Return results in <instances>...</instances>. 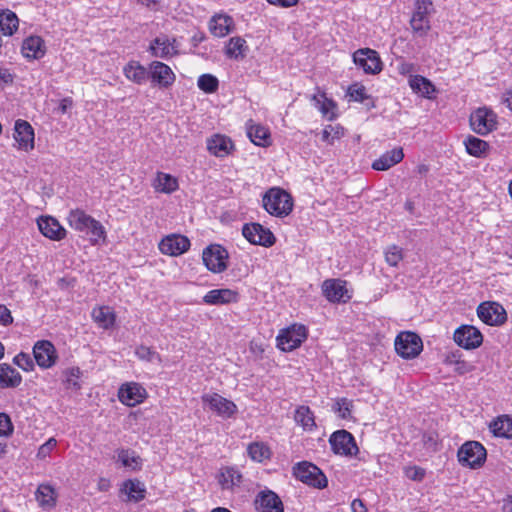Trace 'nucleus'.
I'll use <instances>...</instances> for the list:
<instances>
[{"mask_svg": "<svg viewBox=\"0 0 512 512\" xmlns=\"http://www.w3.org/2000/svg\"><path fill=\"white\" fill-rule=\"evenodd\" d=\"M263 207L271 215L284 217L291 213L293 200L283 189L271 188L263 196Z\"/></svg>", "mask_w": 512, "mask_h": 512, "instance_id": "obj_1", "label": "nucleus"}, {"mask_svg": "<svg viewBox=\"0 0 512 512\" xmlns=\"http://www.w3.org/2000/svg\"><path fill=\"white\" fill-rule=\"evenodd\" d=\"M67 220L70 227L80 232L90 233L95 241L105 238L103 225L81 209L71 210Z\"/></svg>", "mask_w": 512, "mask_h": 512, "instance_id": "obj_2", "label": "nucleus"}, {"mask_svg": "<svg viewBox=\"0 0 512 512\" xmlns=\"http://www.w3.org/2000/svg\"><path fill=\"white\" fill-rule=\"evenodd\" d=\"M434 12L432 0H415L410 26L414 34L425 36L431 29L430 15Z\"/></svg>", "mask_w": 512, "mask_h": 512, "instance_id": "obj_3", "label": "nucleus"}, {"mask_svg": "<svg viewBox=\"0 0 512 512\" xmlns=\"http://www.w3.org/2000/svg\"><path fill=\"white\" fill-rule=\"evenodd\" d=\"M486 456V449L477 441L465 442L457 452L459 463L472 469L481 467L486 460Z\"/></svg>", "mask_w": 512, "mask_h": 512, "instance_id": "obj_4", "label": "nucleus"}, {"mask_svg": "<svg viewBox=\"0 0 512 512\" xmlns=\"http://www.w3.org/2000/svg\"><path fill=\"white\" fill-rule=\"evenodd\" d=\"M293 474L298 480L314 488L323 489L327 487L328 480L325 474L310 462L297 463L293 467Z\"/></svg>", "mask_w": 512, "mask_h": 512, "instance_id": "obj_5", "label": "nucleus"}, {"mask_svg": "<svg viewBox=\"0 0 512 512\" xmlns=\"http://www.w3.org/2000/svg\"><path fill=\"white\" fill-rule=\"evenodd\" d=\"M394 345L397 354L404 359H414L423 350L421 338L416 333L410 331L398 334Z\"/></svg>", "mask_w": 512, "mask_h": 512, "instance_id": "obj_6", "label": "nucleus"}, {"mask_svg": "<svg viewBox=\"0 0 512 512\" xmlns=\"http://www.w3.org/2000/svg\"><path fill=\"white\" fill-rule=\"evenodd\" d=\"M306 338V327L304 325H293L277 336V347L282 351L290 352L298 348Z\"/></svg>", "mask_w": 512, "mask_h": 512, "instance_id": "obj_7", "label": "nucleus"}, {"mask_svg": "<svg viewBox=\"0 0 512 512\" xmlns=\"http://www.w3.org/2000/svg\"><path fill=\"white\" fill-rule=\"evenodd\" d=\"M329 443L335 454L352 457L359 452L353 435L343 429L332 433Z\"/></svg>", "mask_w": 512, "mask_h": 512, "instance_id": "obj_8", "label": "nucleus"}, {"mask_svg": "<svg viewBox=\"0 0 512 512\" xmlns=\"http://www.w3.org/2000/svg\"><path fill=\"white\" fill-rule=\"evenodd\" d=\"M496 125V114L486 107L478 108L470 116L471 129L479 135H487L496 129Z\"/></svg>", "mask_w": 512, "mask_h": 512, "instance_id": "obj_9", "label": "nucleus"}, {"mask_svg": "<svg viewBox=\"0 0 512 512\" xmlns=\"http://www.w3.org/2000/svg\"><path fill=\"white\" fill-rule=\"evenodd\" d=\"M202 402L223 419L232 418L238 412L237 405L233 401L217 393L204 394Z\"/></svg>", "mask_w": 512, "mask_h": 512, "instance_id": "obj_10", "label": "nucleus"}, {"mask_svg": "<svg viewBox=\"0 0 512 512\" xmlns=\"http://www.w3.org/2000/svg\"><path fill=\"white\" fill-rule=\"evenodd\" d=\"M454 342L465 350H473L483 343V335L480 330L472 325H461L453 334Z\"/></svg>", "mask_w": 512, "mask_h": 512, "instance_id": "obj_11", "label": "nucleus"}, {"mask_svg": "<svg viewBox=\"0 0 512 512\" xmlns=\"http://www.w3.org/2000/svg\"><path fill=\"white\" fill-rule=\"evenodd\" d=\"M477 315L481 321L490 326H500L507 320L505 309L497 302L481 303L477 308Z\"/></svg>", "mask_w": 512, "mask_h": 512, "instance_id": "obj_12", "label": "nucleus"}, {"mask_svg": "<svg viewBox=\"0 0 512 512\" xmlns=\"http://www.w3.org/2000/svg\"><path fill=\"white\" fill-rule=\"evenodd\" d=\"M227 257L226 249L220 245H210L204 249L202 254L206 268L213 273H221L227 268Z\"/></svg>", "mask_w": 512, "mask_h": 512, "instance_id": "obj_13", "label": "nucleus"}, {"mask_svg": "<svg viewBox=\"0 0 512 512\" xmlns=\"http://www.w3.org/2000/svg\"><path fill=\"white\" fill-rule=\"evenodd\" d=\"M242 234L250 243L264 247H270L276 241L273 233L259 223L245 224Z\"/></svg>", "mask_w": 512, "mask_h": 512, "instance_id": "obj_14", "label": "nucleus"}, {"mask_svg": "<svg viewBox=\"0 0 512 512\" xmlns=\"http://www.w3.org/2000/svg\"><path fill=\"white\" fill-rule=\"evenodd\" d=\"M354 63L361 67L366 74H378L382 71V61L375 50L359 49L353 54Z\"/></svg>", "mask_w": 512, "mask_h": 512, "instance_id": "obj_15", "label": "nucleus"}, {"mask_svg": "<svg viewBox=\"0 0 512 512\" xmlns=\"http://www.w3.org/2000/svg\"><path fill=\"white\" fill-rule=\"evenodd\" d=\"M149 79L154 86L167 89L175 82L176 75L167 64L153 61L149 65Z\"/></svg>", "mask_w": 512, "mask_h": 512, "instance_id": "obj_16", "label": "nucleus"}, {"mask_svg": "<svg viewBox=\"0 0 512 512\" xmlns=\"http://www.w3.org/2000/svg\"><path fill=\"white\" fill-rule=\"evenodd\" d=\"M346 284L342 279H327L322 284L323 295L331 303H346L352 297Z\"/></svg>", "mask_w": 512, "mask_h": 512, "instance_id": "obj_17", "label": "nucleus"}, {"mask_svg": "<svg viewBox=\"0 0 512 512\" xmlns=\"http://www.w3.org/2000/svg\"><path fill=\"white\" fill-rule=\"evenodd\" d=\"M33 355L37 365L42 369L51 368L58 359L55 346L48 340L37 341L33 347Z\"/></svg>", "mask_w": 512, "mask_h": 512, "instance_id": "obj_18", "label": "nucleus"}, {"mask_svg": "<svg viewBox=\"0 0 512 512\" xmlns=\"http://www.w3.org/2000/svg\"><path fill=\"white\" fill-rule=\"evenodd\" d=\"M190 248V241L183 235H169L159 243V250L169 256H178L185 253Z\"/></svg>", "mask_w": 512, "mask_h": 512, "instance_id": "obj_19", "label": "nucleus"}, {"mask_svg": "<svg viewBox=\"0 0 512 512\" xmlns=\"http://www.w3.org/2000/svg\"><path fill=\"white\" fill-rule=\"evenodd\" d=\"M119 400L126 406H135L146 397V390L138 383L123 384L118 392Z\"/></svg>", "mask_w": 512, "mask_h": 512, "instance_id": "obj_20", "label": "nucleus"}, {"mask_svg": "<svg viewBox=\"0 0 512 512\" xmlns=\"http://www.w3.org/2000/svg\"><path fill=\"white\" fill-rule=\"evenodd\" d=\"M234 149V143L228 136L215 134L207 140V150L218 158L230 155Z\"/></svg>", "mask_w": 512, "mask_h": 512, "instance_id": "obj_21", "label": "nucleus"}, {"mask_svg": "<svg viewBox=\"0 0 512 512\" xmlns=\"http://www.w3.org/2000/svg\"><path fill=\"white\" fill-rule=\"evenodd\" d=\"M37 225L40 232L51 240L60 241L66 236L65 228L54 217L41 216Z\"/></svg>", "mask_w": 512, "mask_h": 512, "instance_id": "obj_22", "label": "nucleus"}, {"mask_svg": "<svg viewBox=\"0 0 512 512\" xmlns=\"http://www.w3.org/2000/svg\"><path fill=\"white\" fill-rule=\"evenodd\" d=\"M14 131V139L20 149L28 151L34 148V129L27 121L18 119Z\"/></svg>", "mask_w": 512, "mask_h": 512, "instance_id": "obj_23", "label": "nucleus"}, {"mask_svg": "<svg viewBox=\"0 0 512 512\" xmlns=\"http://www.w3.org/2000/svg\"><path fill=\"white\" fill-rule=\"evenodd\" d=\"M255 502L258 512H284L281 499L271 490L260 492Z\"/></svg>", "mask_w": 512, "mask_h": 512, "instance_id": "obj_24", "label": "nucleus"}, {"mask_svg": "<svg viewBox=\"0 0 512 512\" xmlns=\"http://www.w3.org/2000/svg\"><path fill=\"white\" fill-rule=\"evenodd\" d=\"M239 294L231 289H213L207 292L203 301L208 305H223L238 301Z\"/></svg>", "mask_w": 512, "mask_h": 512, "instance_id": "obj_25", "label": "nucleus"}, {"mask_svg": "<svg viewBox=\"0 0 512 512\" xmlns=\"http://www.w3.org/2000/svg\"><path fill=\"white\" fill-rule=\"evenodd\" d=\"M45 53V43L40 36H29L23 41L22 54L26 59H40Z\"/></svg>", "mask_w": 512, "mask_h": 512, "instance_id": "obj_26", "label": "nucleus"}, {"mask_svg": "<svg viewBox=\"0 0 512 512\" xmlns=\"http://www.w3.org/2000/svg\"><path fill=\"white\" fill-rule=\"evenodd\" d=\"M123 73L128 80L138 85L145 83L149 79V69L145 68L138 61L132 60L128 62L123 68Z\"/></svg>", "mask_w": 512, "mask_h": 512, "instance_id": "obj_27", "label": "nucleus"}, {"mask_svg": "<svg viewBox=\"0 0 512 512\" xmlns=\"http://www.w3.org/2000/svg\"><path fill=\"white\" fill-rule=\"evenodd\" d=\"M22 382L21 374L7 363L0 364V388H16Z\"/></svg>", "mask_w": 512, "mask_h": 512, "instance_id": "obj_28", "label": "nucleus"}, {"mask_svg": "<svg viewBox=\"0 0 512 512\" xmlns=\"http://www.w3.org/2000/svg\"><path fill=\"white\" fill-rule=\"evenodd\" d=\"M404 153L402 148H394L384 153L380 158L375 160L372 168L378 171H385L402 161Z\"/></svg>", "mask_w": 512, "mask_h": 512, "instance_id": "obj_29", "label": "nucleus"}, {"mask_svg": "<svg viewBox=\"0 0 512 512\" xmlns=\"http://www.w3.org/2000/svg\"><path fill=\"white\" fill-rule=\"evenodd\" d=\"M234 28L232 17L227 15H216L209 23L210 32L216 37H224Z\"/></svg>", "mask_w": 512, "mask_h": 512, "instance_id": "obj_30", "label": "nucleus"}, {"mask_svg": "<svg viewBox=\"0 0 512 512\" xmlns=\"http://www.w3.org/2000/svg\"><path fill=\"white\" fill-rule=\"evenodd\" d=\"M121 491L128 495V499L139 502L145 498L146 488L138 479H128L123 482Z\"/></svg>", "mask_w": 512, "mask_h": 512, "instance_id": "obj_31", "label": "nucleus"}, {"mask_svg": "<svg viewBox=\"0 0 512 512\" xmlns=\"http://www.w3.org/2000/svg\"><path fill=\"white\" fill-rule=\"evenodd\" d=\"M92 318L100 328L110 329L115 324V314L108 306L94 308Z\"/></svg>", "mask_w": 512, "mask_h": 512, "instance_id": "obj_32", "label": "nucleus"}, {"mask_svg": "<svg viewBox=\"0 0 512 512\" xmlns=\"http://www.w3.org/2000/svg\"><path fill=\"white\" fill-rule=\"evenodd\" d=\"M409 85L414 92L426 98H431L432 94L436 92V88L432 82L421 75L412 76L409 79Z\"/></svg>", "mask_w": 512, "mask_h": 512, "instance_id": "obj_33", "label": "nucleus"}, {"mask_svg": "<svg viewBox=\"0 0 512 512\" xmlns=\"http://www.w3.org/2000/svg\"><path fill=\"white\" fill-rule=\"evenodd\" d=\"M464 145L467 153L477 158L485 157L490 147L486 141L471 135L464 140Z\"/></svg>", "mask_w": 512, "mask_h": 512, "instance_id": "obj_34", "label": "nucleus"}, {"mask_svg": "<svg viewBox=\"0 0 512 512\" xmlns=\"http://www.w3.org/2000/svg\"><path fill=\"white\" fill-rule=\"evenodd\" d=\"M19 19L17 15L9 10H0V31L6 35L11 36L18 29Z\"/></svg>", "mask_w": 512, "mask_h": 512, "instance_id": "obj_35", "label": "nucleus"}, {"mask_svg": "<svg viewBox=\"0 0 512 512\" xmlns=\"http://www.w3.org/2000/svg\"><path fill=\"white\" fill-rule=\"evenodd\" d=\"M156 191L171 194L179 188L178 181L170 174L158 172L154 183Z\"/></svg>", "mask_w": 512, "mask_h": 512, "instance_id": "obj_36", "label": "nucleus"}, {"mask_svg": "<svg viewBox=\"0 0 512 512\" xmlns=\"http://www.w3.org/2000/svg\"><path fill=\"white\" fill-rule=\"evenodd\" d=\"M247 135L257 146L266 147L270 144V132L262 125H251L247 128Z\"/></svg>", "mask_w": 512, "mask_h": 512, "instance_id": "obj_37", "label": "nucleus"}, {"mask_svg": "<svg viewBox=\"0 0 512 512\" xmlns=\"http://www.w3.org/2000/svg\"><path fill=\"white\" fill-rule=\"evenodd\" d=\"M248 46L242 37H232L225 48V54L230 59H239L245 56Z\"/></svg>", "mask_w": 512, "mask_h": 512, "instance_id": "obj_38", "label": "nucleus"}, {"mask_svg": "<svg viewBox=\"0 0 512 512\" xmlns=\"http://www.w3.org/2000/svg\"><path fill=\"white\" fill-rule=\"evenodd\" d=\"M491 431L497 437L512 439V417L502 416L490 425Z\"/></svg>", "mask_w": 512, "mask_h": 512, "instance_id": "obj_39", "label": "nucleus"}, {"mask_svg": "<svg viewBox=\"0 0 512 512\" xmlns=\"http://www.w3.org/2000/svg\"><path fill=\"white\" fill-rule=\"evenodd\" d=\"M242 475L233 467H226L221 470L219 483L223 489H232L241 483Z\"/></svg>", "mask_w": 512, "mask_h": 512, "instance_id": "obj_40", "label": "nucleus"}, {"mask_svg": "<svg viewBox=\"0 0 512 512\" xmlns=\"http://www.w3.org/2000/svg\"><path fill=\"white\" fill-rule=\"evenodd\" d=\"M294 418L304 430H312L316 426L314 414L308 406H299L295 411Z\"/></svg>", "mask_w": 512, "mask_h": 512, "instance_id": "obj_41", "label": "nucleus"}, {"mask_svg": "<svg viewBox=\"0 0 512 512\" xmlns=\"http://www.w3.org/2000/svg\"><path fill=\"white\" fill-rule=\"evenodd\" d=\"M37 501L42 507H53L55 505V491L48 484H41L36 492Z\"/></svg>", "mask_w": 512, "mask_h": 512, "instance_id": "obj_42", "label": "nucleus"}, {"mask_svg": "<svg viewBox=\"0 0 512 512\" xmlns=\"http://www.w3.org/2000/svg\"><path fill=\"white\" fill-rule=\"evenodd\" d=\"M352 409H353V401L348 398H345V397L336 399V401L332 407V410L335 413H337L341 419H344V420L352 419V415H351Z\"/></svg>", "mask_w": 512, "mask_h": 512, "instance_id": "obj_43", "label": "nucleus"}, {"mask_svg": "<svg viewBox=\"0 0 512 512\" xmlns=\"http://www.w3.org/2000/svg\"><path fill=\"white\" fill-rule=\"evenodd\" d=\"M248 455L251 457V459L262 462L265 459H268L270 457V450L269 448L264 445L263 443L254 442L251 443L248 448Z\"/></svg>", "mask_w": 512, "mask_h": 512, "instance_id": "obj_44", "label": "nucleus"}, {"mask_svg": "<svg viewBox=\"0 0 512 512\" xmlns=\"http://www.w3.org/2000/svg\"><path fill=\"white\" fill-rule=\"evenodd\" d=\"M64 383L67 388H72L74 390H79L81 388L79 379L82 375V372L79 367H71L67 368L64 372Z\"/></svg>", "mask_w": 512, "mask_h": 512, "instance_id": "obj_45", "label": "nucleus"}, {"mask_svg": "<svg viewBox=\"0 0 512 512\" xmlns=\"http://www.w3.org/2000/svg\"><path fill=\"white\" fill-rule=\"evenodd\" d=\"M198 87L206 93H214L219 86L218 79L212 74H203L198 78Z\"/></svg>", "mask_w": 512, "mask_h": 512, "instance_id": "obj_46", "label": "nucleus"}, {"mask_svg": "<svg viewBox=\"0 0 512 512\" xmlns=\"http://www.w3.org/2000/svg\"><path fill=\"white\" fill-rule=\"evenodd\" d=\"M165 41H166L165 44L160 46V48L157 49V51L153 52V56L154 57L168 59V58L178 54V51L176 49L177 48L176 47V39L175 38H172V39L168 38Z\"/></svg>", "mask_w": 512, "mask_h": 512, "instance_id": "obj_47", "label": "nucleus"}, {"mask_svg": "<svg viewBox=\"0 0 512 512\" xmlns=\"http://www.w3.org/2000/svg\"><path fill=\"white\" fill-rule=\"evenodd\" d=\"M347 95L351 100L360 103H363L365 100L369 99V95L366 93V88L364 85L359 83L351 84L347 89Z\"/></svg>", "mask_w": 512, "mask_h": 512, "instance_id": "obj_48", "label": "nucleus"}, {"mask_svg": "<svg viewBox=\"0 0 512 512\" xmlns=\"http://www.w3.org/2000/svg\"><path fill=\"white\" fill-rule=\"evenodd\" d=\"M119 461L125 467H130L132 469L140 468V458L135 456V453L130 450H121L118 454Z\"/></svg>", "mask_w": 512, "mask_h": 512, "instance_id": "obj_49", "label": "nucleus"}, {"mask_svg": "<svg viewBox=\"0 0 512 512\" xmlns=\"http://www.w3.org/2000/svg\"><path fill=\"white\" fill-rule=\"evenodd\" d=\"M343 136V128L340 126H326L322 131V140L330 145L334 144L335 139Z\"/></svg>", "mask_w": 512, "mask_h": 512, "instance_id": "obj_50", "label": "nucleus"}, {"mask_svg": "<svg viewBox=\"0 0 512 512\" xmlns=\"http://www.w3.org/2000/svg\"><path fill=\"white\" fill-rule=\"evenodd\" d=\"M402 259V249L397 245H391L386 249L385 260L388 265L396 267Z\"/></svg>", "mask_w": 512, "mask_h": 512, "instance_id": "obj_51", "label": "nucleus"}, {"mask_svg": "<svg viewBox=\"0 0 512 512\" xmlns=\"http://www.w3.org/2000/svg\"><path fill=\"white\" fill-rule=\"evenodd\" d=\"M13 363L26 372L34 369V362L32 358L29 354L24 352L17 354L13 359Z\"/></svg>", "mask_w": 512, "mask_h": 512, "instance_id": "obj_52", "label": "nucleus"}, {"mask_svg": "<svg viewBox=\"0 0 512 512\" xmlns=\"http://www.w3.org/2000/svg\"><path fill=\"white\" fill-rule=\"evenodd\" d=\"M14 427L10 417L1 412L0 413V437H8L13 433Z\"/></svg>", "mask_w": 512, "mask_h": 512, "instance_id": "obj_53", "label": "nucleus"}, {"mask_svg": "<svg viewBox=\"0 0 512 512\" xmlns=\"http://www.w3.org/2000/svg\"><path fill=\"white\" fill-rule=\"evenodd\" d=\"M135 353L138 358L146 361H153L156 358L160 359L159 354L147 346L138 347Z\"/></svg>", "mask_w": 512, "mask_h": 512, "instance_id": "obj_54", "label": "nucleus"}, {"mask_svg": "<svg viewBox=\"0 0 512 512\" xmlns=\"http://www.w3.org/2000/svg\"><path fill=\"white\" fill-rule=\"evenodd\" d=\"M57 441L55 438H49L44 444H42L37 453V457L44 459L50 455L51 451L56 447Z\"/></svg>", "mask_w": 512, "mask_h": 512, "instance_id": "obj_55", "label": "nucleus"}, {"mask_svg": "<svg viewBox=\"0 0 512 512\" xmlns=\"http://www.w3.org/2000/svg\"><path fill=\"white\" fill-rule=\"evenodd\" d=\"M462 352L460 350H453L445 354L444 363L446 365H454L462 360Z\"/></svg>", "mask_w": 512, "mask_h": 512, "instance_id": "obj_56", "label": "nucleus"}, {"mask_svg": "<svg viewBox=\"0 0 512 512\" xmlns=\"http://www.w3.org/2000/svg\"><path fill=\"white\" fill-rule=\"evenodd\" d=\"M12 322L13 317L11 316L10 310L6 306L0 304V324L7 326Z\"/></svg>", "mask_w": 512, "mask_h": 512, "instance_id": "obj_57", "label": "nucleus"}, {"mask_svg": "<svg viewBox=\"0 0 512 512\" xmlns=\"http://www.w3.org/2000/svg\"><path fill=\"white\" fill-rule=\"evenodd\" d=\"M455 368V372H457L458 374H466V373H469L471 372L473 369H474V366L465 361V360H461L459 361L457 364H454Z\"/></svg>", "mask_w": 512, "mask_h": 512, "instance_id": "obj_58", "label": "nucleus"}, {"mask_svg": "<svg viewBox=\"0 0 512 512\" xmlns=\"http://www.w3.org/2000/svg\"><path fill=\"white\" fill-rule=\"evenodd\" d=\"M168 37L167 36H159V37H156L155 39H153L150 43V46H149V52L151 53V55L153 56V52L154 51H157V49L160 48V46H162L163 44H165V40H167Z\"/></svg>", "mask_w": 512, "mask_h": 512, "instance_id": "obj_59", "label": "nucleus"}, {"mask_svg": "<svg viewBox=\"0 0 512 512\" xmlns=\"http://www.w3.org/2000/svg\"><path fill=\"white\" fill-rule=\"evenodd\" d=\"M424 475V470L417 467L410 468L407 472V476L412 480H422Z\"/></svg>", "mask_w": 512, "mask_h": 512, "instance_id": "obj_60", "label": "nucleus"}, {"mask_svg": "<svg viewBox=\"0 0 512 512\" xmlns=\"http://www.w3.org/2000/svg\"><path fill=\"white\" fill-rule=\"evenodd\" d=\"M13 82V75L6 68H0V86Z\"/></svg>", "mask_w": 512, "mask_h": 512, "instance_id": "obj_61", "label": "nucleus"}, {"mask_svg": "<svg viewBox=\"0 0 512 512\" xmlns=\"http://www.w3.org/2000/svg\"><path fill=\"white\" fill-rule=\"evenodd\" d=\"M352 512H367V507L361 499H354L351 503Z\"/></svg>", "mask_w": 512, "mask_h": 512, "instance_id": "obj_62", "label": "nucleus"}, {"mask_svg": "<svg viewBox=\"0 0 512 512\" xmlns=\"http://www.w3.org/2000/svg\"><path fill=\"white\" fill-rule=\"evenodd\" d=\"M73 106V101L71 98L67 97L60 101L58 109L61 113L65 114L69 109Z\"/></svg>", "mask_w": 512, "mask_h": 512, "instance_id": "obj_63", "label": "nucleus"}, {"mask_svg": "<svg viewBox=\"0 0 512 512\" xmlns=\"http://www.w3.org/2000/svg\"><path fill=\"white\" fill-rule=\"evenodd\" d=\"M502 510L503 512H512V496H507L503 500Z\"/></svg>", "mask_w": 512, "mask_h": 512, "instance_id": "obj_64", "label": "nucleus"}]
</instances>
